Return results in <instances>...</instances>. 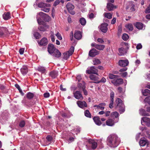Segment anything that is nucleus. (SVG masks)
<instances>
[{"instance_id":"412c9836","label":"nucleus","mask_w":150,"mask_h":150,"mask_svg":"<svg viewBox=\"0 0 150 150\" xmlns=\"http://www.w3.org/2000/svg\"><path fill=\"white\" fill-rule=\"evenodd\" d=\"M108 10L109 11H112L114 9H116L117 7L116 6H114L112 3H108L106 6Z\"/></svg>"},{"instance_id":"473e14b6","label":"nucleus","mask_w":150,"mask_h":150,"mask_svg":"<svg viewBox=\"0 0 150 150\" xmlns=\"http://www.w3.org/2000/svg\"><path fill=\"white\" fill-rule=\"evenodd\" d=\"M145 110L141 109L139 110V113L140 114L143 116H150L149 114Z\"/></svg>"},{"instance_id":"7ed1b4c3","label":"nucleus","mask_w":150,"mask_h":150,"mask_svg":"<svg viewBox=\"0 0 150 150\" xmlns=\"http://www.w3.org/2000/svg\"><path fill=\"white\" fill-rule=\"evenodd\" d=\"M74 50V47L73 46H71L69 51L63 53V59L65 60L67 59L69 57L73 54Z\"/></svg>"},{"instance_id":"ddd939ff","label":"nucleus","mask_w":150,"mask_h":150,"mask_svg":"<svg viewBox=\"0 0 150 150\" xmlns=\"http://www.w3.org/2000/svg\"><path fill=\"white\" fill-rule=\"evenodd\" d=\"M56 49L53 44H48L47 47V51L50 54H51L52 53H53Z\"/></svg>"},{"instance_id":"6e6552de","label":"nucleus","mask_w":150,"mask_h":150,"mask_svg":"<svg viewBox=\"0 0 150 150\" xmlns=\"http://www.w3.org/2000/svg\"><path fill=\"white\" fill-rule=\"evenodd\" d=\"M118 121V119L115 120L114 118L113 119H109L106 121V123L107 125L112 126H113L115 123L117 122Z\"/></svg>"},{"instance_id":"e2e57ef3","label":"nucleus","mask_w":150,"mask_h":150,"mask_svg":"<svg viewBox=\"0 0 150 150\" xmlns=\"http://www.w3.org/2000/svg\"><path fill=\"white\" fill-rule=\"evenodd\" d=\"M43 96L45 98H48L50 96V94L49 93L46 92L44 94Z\"/></svg>"},{"instance_id":"6e6d98bb","label":"nucleus","mask_w":150,"mask_h":150,"mask_svg":"<svg viewBox=\"0 0 150 150\" xmlns=\"http://www.w3.org/2000/svg\"><path fill=\"white\" fill-rule=\"evenodd\" d=\"M51 35L50 37L52 39V42H54L55 41V39L54 38V34L53 32H51Z\"/></svg>"},{"instance_id":"052dcab7","label":"nucleus","mask_w":150,"mask_h":150,"mask_svg":"<svg viewBox=\"0 0 150 150\" xmlns=\"http://www.w3.org/2000/svg\"><path fill=\"white\" fill-rule=\"evenodd\" d=\"M60 2V0H56L55 1H54V3L53 4V6H55L59 4Z\"/></svg>"},{"instance_id":"cd10ccee","label":"nucleus","mask_w":150,"mask_h":150,"mask_svg":"<svg viewBox=\"0 0 150 150\" xmlns=\"http://www.w3.org/2000/svg\"><path fill=\"white\" fill-rule=\"evenodd\" d=\"M134 7V5L132 3H130L128 5L126 6V10H127L130 8L131 11H135Z\"/></svg>"},{"instance_id":"7c9ffc66","label":"nucleus","mask_w":150,"mask_h":150,"mask_svg":"<svg viewBox=\"0 0 150 150\" xmlns=\"http://www.w3.org/2000/svg\"><path fill=\"white\" fill-rule=\"evenodd\" d=\"M3 19L7 20L11 18V13L10 12H5L3 15Z\"/></svg>"},{"instance_id":"49530a36","label":"nucleus","mask_w":150,"mask_h":150,"mask_svg":"<svg viewBox=\"0 0 150 150\" xmlns=\"http://www.w3.org/2000/svg\"><path fill=\"white\" fill-rule=\"evenodd\" d=\"M85 115L87 117L89 118L91 117V115L89 111L87 110L84 111Z\"/></svg>"},{"instance_id":"4468645a","label":"nucleus","mask_w":150,"mask_h":150,"mask_svg":"<svg viewBox=\"0 0 150 150\" xmlns=\"http://www.w3.org/2000/svg\"><path fill=\"white\" fill-rule=\"evenodd\" d=\"M99 54V52L95 48H92L89 52V55L92 57H93Z\"/></svg>"},{"instance_id":"bf43d9fd","label":"nucleus","mask_w":150,"mask_h":150,"mask_svg":"<svg viewBox=\"0 0 150 150\" xmlns=\"http://www.w3.org/2000/svg\"><path fill=\"white\" fill-rule=\"evenodd\" d=\"M145 13H150V4L148 7L146 9Z\"/></svg>"},{"instance_id":"a19ab883","label":"nucleus","mask_w":150,"mask_h":150,"mask_svg":"<svg viewBox=\"0 0 150 150\" xmlns=\"http://www.w3.org/2000/svg\"><path fill=\"white\" fill-rule=\"evenodd\" d=\"M142 94L145 96L149 95H150V90L148 89H145L142 91Z\"/></svg>"},{"instance_id":"338daca9","label":"nucleus","mask_w":150,"mask_h":150,"mask_svg":"<svg viewBox=\"0 0 150 150\" xmlns=\"http://www.w3.org/2000/svg\"><path fill=\"white\" fill-rule=\"evenodd\" d=\"M142 46L141 44L139 43L136 46V48L137 50H139L142 48Z\"/></svg>"},{"instance_id":"0eeeda50","label":"nucleus","mask_w":150,"mask_h":150,"mask_svg":"<svg viewBox=\"0 0 150 150\" xmlns=\"http://www.w3.org/2000/svg\"><path fill=\"white\" fill-rule=\"evenodd\" d=\"M66 7L69 12L71 14L74 15L75 14L74 11L73 10L74 8V6L70 3H68L66 5Z\"/></svg>"},{"instance_id":"2eb2a0df","label":"nucleus","mask_w":150,"mask_h":150,"mask_svg":"<svg viewBox=\"0 0 150 150\" xmlns=\"http://www.w3.org/2000/svg\"><path fill=\"white\" fill-rule=\"evenodd\" d=\"M38 42L40 45L45 46L48 44V41L46 38L44 37L40 41H38Z\"/></svg>"},{"instance_id":"e433bc0d","label":"nucleus","mask_w":150,"mask_h":150,"mask_svg":"<svg viewBox=\"0 0 150 150\" xmlns=\"http://www.w3.org/2000/svg\"><path fill=\"white\" fill-rule=\"evenodd\" d=\"M135 26L137 29L139 30L142 29L143 28V24L141 22H137Z\"/></svg>"},{"instance_id":"393cba45","label":"nucleus","mask_w":150,"mask_h":150,"mask_svg":"<svg viewBox=\"0 0 150 150\" xmlns=\"http://www.w3.org/2000/svg\"><path fill=\"white\" fill-rule=\"evenodd\" d=\"M139 145L141 146H144L146 144L147 146L149 144V142L146 139H141L139 142Z\"/></svg>"},{"instance_id":"aec40b11","label":"nucleus","mask_w":150,"mask_h":150,"mask_svg":"<svg viewBox=\"0 0 150 150\" xmlns=\"http://www.w3.org/2000/svg\"><path fill=\"white\" fill-rule=\"evenodd\" d=\"M128 49V48H125L123 47L119 48L118 49L119 55L122 56L126 53Z\"/></svg>"},{"instance_id":"c9c22d12","label":"nucleus","mask_w":150,"mask_h":150,"mask_svg":"<svg viewBox=\"0 0 150 150\" xmlns=\"http://www.w3.org/2000/svg\"><path fill=\"white\" fill-rule=\"evenodd\" d=\"M119 114L116 111L112 112L111 115V117L113 118H114L115 120H117V119H119L118 117L119 116Z\"/></svg>"},{"instance_id":"5701e85b","label":"nucleus","mask_w":150,"mask_h":150,"mask_svg":"<svg viewBox=\"0 0 150 150\" xmlns=\"http://www.w3.org/2000/svg\"><path fill=\"white\" fill-rule=\"evenodd\" d=\"M88 142L89 144L92 145L91 147L93 149H96L97 147V143L94 140L89 139L88 141Z\"/></svg>"},{"instance_id":"a878e982","label":"nucleus","mask_w":150,"mask_h":150,"mask_svg":"<svg viewBox=\"0 0 150 150\" xmlns=\"http://www.w3.org/2000/svg\"><path fill=\"white\" fill-rule=\"evenodd\" d=\"M37 70L38 71L41 72L42 74H45L47 71L46 68L45 67L41 66L38 67Z\"/></svg>"},{"instance_id":"20e7f679","label":"nucleus","mask_w":150,"mask_h":150,"mask_svg":"<svg viewBox=\"0 0 150 150\" xmlns=\"http://www.w3.org/2000/svg\"><path fill=\"white\" fill-rule=\"evenodd\" d=\"M8 30L6 27H0V37H6L8 35Z\"/></svg>"},{"instance_id":"c85d7f7f","label":"nucleus","mask_w":150,"mask_h":150,"mask_svg":"<svg viewBox=\"0 0 150 150\" xmlns=\"http://www.w3.org/2000/svg\"><path fill=\"white\" fill-rule=\"evenodd\" d=\"M78 87L79 90L86 88L85 83L84 81H82L81 82L78 83Z\"/></svg>"},{"instance_id":"4be33fe9","label":"nucleus","mask_w":150,"mask_h":150,"mask_svg":"<svg viewBox=\"0 0 150 150\" xmlns=\"http://www.w3.org/2000/svg\"><path fill=\"white\" fill-rule=\"evenodd\" d=\"M82 37L81 32L79 31H75L74 34V37L77 40L81 39Z\"/></svg>"},{"instance_id":"4d7b16f0","label":"nucleus","mask_w":150,"mask_h":150,"mask_svg":"<svg viewBox=\"0 0 150 150\" xmlns=\"http://www.w3.org/2000/svg\"><path fill=\"white\" fill-rule=\"evenodd\" d=\"M56 35L57 36V37L59 40H62V37L61 34L59 33L58 32L57 34H56Z\"/></svg>"},{"instance_id":"72a5a7b5","label":"nucleus","mask_w":150,"mask_h":150,"mask_svg":"<svg viewBox=\"0 0 150 150\" xmlns=\"http://www.w3.org/2000/svg\"><path fill=\"white\" fill-rule=\"evenodd\" d=\"M93 120L95 123L98 125H100L102 123L100 118L98 117H94Z\"/></svg>"},{"instance_id":"0e129e2a","label":"nucleus","mask_w":150,"mask_h":150,"mask_svg":"<svg viewBox=\"0 0 150 150\" xmlns=\"http://www.w3.org/2000/svg\"><path fill=\"white\" fill-rule=\"evenodd\" d=\"M38 14L40 16H42L43 17H45V16L47 15L46 13L42 12H40Z\"/></svg>"},{"instance_id":"58836bf2","label":"nucleus","mask_w":150,"mask_h":150,"mask_svg":"<svg viewBox=\"0 0 150 150\" xmlns=\"http://www.w3.org/2000/svg\"><path fill=\"white\" fill-rule=\"evenodd\" d=\"M108 77L110 79L114 80L119 77V76L117 75H115L112 74H109Z\"/></svg>"},{"instance_id":"a211bd4d","label":"nucleus","mask_w":150,"mask_h":150,"mask_svg":"<svg viewBox=\"0 0 150 150\" xmlns=\"http://www.w3.org/2000/svg\"><path fill=\"white\" fill-rule=\"evenodd\" d=\"M108 25V24L107 23L101 24L100 27V30L101 31L104 33H106L108 30L107 26Z\"/></svg>"},{"instance_id":"9d476101","label":"nucleus","mask_w":150,"mask_h":150,"mask_svg":"<svg viewBox=\"0 0 150 150\" xmlns=\"http://www.w3.org/2000/svg\"><path fill=\"white\" fill-rule=\"evenodd\" d=\"M76 99L82 100L83 99V97L81 93L79 91H76L73 93Z\"/></svg>"},{"instance_id":"423d86ee","label":"nucleus","mask_w":150,"mask_h":150,"mask_svg":"<svg viewBox=\"0 0 150 150\" xmlns=\"http://www.w3.org/2000/svg\"><path fill=\"white\" fill-rule=\"evenodd\" d=\"M86 72V73L89 74H96L98 76L99 75L98 73V70L94 66H92L90 67V69L87 70Z\"/></svg>"},{"instance_id":"b1692460","label":"nucleus","mask_w":150,"mask_h":150,"mask_svg":"<svg viewBox=\"0 0 150 150\" xmlns=\"http://www.w3.org/2000/svg\"><path fill=\"white\" fill-rule=\"evenodd\" d=\"M58 74V72L55 70H53L50 72L49 74L50 76H51L53 79L56 78Z\"/></svg>"},{"instance_id":"37998d69","label":"nucleus","mask_w":150,"mask_h":150,"mask_svg":"<svg viewBox=\"0 0 150 150\" xmlns=\"http://www.w3.org/2000/svg\"><path fill=\"white\" fill-rule=\"evenodd\" d=\"M106 105L105 103H100L98 105V109H100L101 110H103L105 108V107Z\"/></svg>"},{"instance_id":"f03ea898","label":"nucleus","mask_w":150,"mask_h":150,"mask_svg":"<svg viewBox=\"0 0 150 150\" xmlns=\"http://www.w3.org/2000/svg\"><path fill=\"white\" fill-rule=\"evenodd\" d=\"M115 108L121 113L125 111V106L122 101L119 98H117L115 101Z\"/></svg>"},{"instance_id":"3c124183","label":"nucleus","mask_w":150,"mask_h":150,"mask_svg":"<svg viewBox=\"0 0 150 150\" xmlns=\"http://www.w3.org/2000/svg\"><path fill=\"white\" fill-rule=\"evenodd\" d=\"M144 101L150 105V96L146 97L144 99Z\"/></svg>"},{"instance_id":"39448f33","label":"nucleus","mask_w":150,"mask_h":150,"mask_svg":"<svg viewBox=\"0 0 150 150\" xmlns=\"http://www.w3.org/2000/svg\"><path fill=\"white\" fill-rule=\"evenodd\" d=\"M111 82L115 86H117L122 84L123 83V81L122 79L118 77L116 79L111 81Z\"/></svg>"},{"instance_id":"f8f14e48","label":"nucleus","mask_w":150,"mask_h":150,"mask_svg":"<svg viewBox=\"0 0 150 150\" xmlns=\"http://www.w3.org/2000/svg\"><path fill=\"white\" fill-rule=\"evenodd\" d=\"M91 45L92 47H94L97 49L99 50H103L105 47V46L104 45H99L95 43H92Z\"/></svg>"},{"instance_id":"bb28decb","label":"nucleus","mask_w":150,"mask_h":150,"mask_svg":"<svg viewBox=\"0 0 150 150\" xmlns=\"http://www.w3.org/2000/svg\"><path fill=\"white\" fill-rule=\"evenodd\" d=\"M28 71V67L25 66H23L21 69V72L23 75H26Z\"/></svg>"},{"instance_id":"603ef678","label":"nucleus","mask_w":150,"mask_h":150,"mask_svg":"<svg viewBox=\"0 0 150 150\" xmlns=\"http://www.w3.org/2000/svg\"><path fill=\"white\" fill-rule=\"evenodd\" d=\"M25 124V122L24 120L21 121L19 124V126L21 127H23Z\"/></svg>"},{"instance_id":"f3484780","label":"nucleus","mask_w":150,"mask_h":150,"mask_svg":"<svg viewBox=\"0 0 150 150\" xmlns=\"http://www.w3.org/2000/svg\"><path fill=\"white\" fill-rule=\"evenodd\" d=\"M76 103L78 106L81 108L87 107V103L85 101H78Z\"/></svg>"},{"instance_id":"4c0bfd02","label":"nucleus","mask_w":150,"mask_h":150,"mask_svg":"<svg viewBox=\"0 0 150 150\" xmlns=\"http://www.w3.org/2000/svg\"><path fill=\"white\" fill-rule=\"evenodd\" d=\"M126 28L130 31H132L133 29L132 25L131 23H128L125 26Z\"/></svg>"},{"instance_id":"8fccbe9b","label":"nucleus","mask_w":150,"mask_h":150,"mask_svg":"<svg viewBox=\"0 0 150 150\" xmlns=\"http://www.w3.org/2000/svg\"><path fill=\"white\" fill-rule=\"evenodd\" d=\"M128 35L126 33L123 34L122 36V38L125 41L127 40L129 38Z\"/></svg>"},{"instance_id":"ea45409f","label":"nucleus","mask_w":150,"mask_h":150,"mask_svg":"<svg viewBox=\"0 0 150 150\" xmlns=\"http://www.w3.org/2000/svg\"><path fill=\"white\" fill-rule=\"evenodd\" d=\"M106 81V80L105 78L103 77L100 80H98L97 81H93V82H90V83H100L102 82L103 83H105Z\"/></svg>"},{"instance_id":"864d4df0","label":"nucleus","mask_w":150,"mask_h":150,"mask_svg":"<svg viewBox=\"0 0 150 150\" xmlns=\"http://www.w3.org/2000/svg\"><path fill=\"white\" fill-rule=\"evenodd\" d=\"M117 90L118 92L120 93L123 94L124 92L122 88L121 87H118Z\"/></svg>"},{"instance_id":"5fc2aeb1","label":"nucleus","mask_w":150,"mask_h":150,"mask_svg":"<svg viewBox=\"0 0 150 150\" xmlns=\"http://www.w3.org/2000/svg\"><path fill=\"white\" fill-rule=\"evenodd\" d=\"M37 21L39 24L41 25L42 24L44 23L45 22L41 20V19L40 18H37Z\"/></svg>"},{"instance_id":"69168bd1","label":"nucleus","mask_w":150,"mask_h":150,"mask_svg":"<svg viewBox=\"0 0 150 150\" xmlns=\"http://www.w3.org/2000/svg\"><path fill=\"white\" fill-rule=\"evenodd\" d=\"M76 80H78V82H80L82 79L81 76L80 75H78L76 77Z\"/></svg>"},{"instance_id":"c03bdc74","label":"nucleus","mask_w":150,"mask_h":150,"mask_svg":"<svg viewBox=\"0 0 150 150\" xmlns=\"http://www.w3.org/2000/svg\"><path fill=\"white\" fill-rule=\"evenodd\" d=\"M79 22L82 25H84L86 23V19L83 18H81L79 20Z\"/></svg>"},{"instance_id":"f704fd0d","label":"nucleus","mask_w":150,"mask_h":150,"mask_svg":"<svg viewBox=\"0 0 150 150\" xmlns=\"http://www.w3.org/2000/svg\"><path fill=\"white\" fill-rule=\"evenodd\" d=\"M89 77L91 80L95 81H98L99 79V78L98 76L94 74L90 75Z\"/></svg>"},{"instance_id":"6ab92c4d","label":"nucleus","mask_w":150,"mask_h":150,"mask_svg":"<svg viewBox=\"0 0 150 150\" xmlns=\"http://www.w3.org/2000/svg\"><path fill=\"white\" fill-rule=\"evenodd\" d=\"M145 123V125L148 127H150V119L149 117H144L142 118L141 121Z\"/></svg>"},{"instance_id":"dca6fc26","label":"nucleus","mask_w":150,"mask_h":150,"mask_svg":"<svg viewBox=\"0 0 150 150\" xmlns=\"http://www.w3.org/2000/svg\"><path fill=\"white\" fill-rule=\"evenodd\" d=\"M129 63L127 59L123 60H120L119 61V65L121 67H125L128 65Z\"/></svg>"},{"instance_id":"1a4fd4ad","label":"nucleus","mask_w":150,"mask_h":150,"mask_svg":"<svg viewBox=\"0 0 150 150\" xmlns=\"http://www.w3.org/2000/svg\"><path fill=\"white\" fill-rule=\"evenodd\" d=\"M41 25H40L38 27V29L40 31L44 32L49 28V26L47 25L45 23L42 24Z\"/></svg>"},{"instance_id":"a18cd8bd","label":"nucleus","mask_w":150,"mask_h":150,"mask_svg":"<svg viewBox=\"0 0 150 150\" xmlns=\"http://www.w3.org/2000/svg\"><path fill=\"white\" fill-rule=\"evenodd\" d=\"M104 15L105 17L109 19L112 18V15L110 13H104Z\"/></svg>"},{"instance_id":"9b49d317","label":"nucleus","mask_w":150,"mask_h":150,"mask_svg":"<svg viewBox=\"0 0 150 150\" xmlns=\"http://www.w3.org/2000/svg\"><path fill=\"white\" fill-rule=\"evenodd\" d=\"M114 93L113 91H112L110 96V103L109 105V107L112 109L113 107V106L114 102Z\"/></svg>"},{"instance_id":"2f4dec72","label":"nucleus","mask_w":150,"mask_h":150,"mask_svg":"<svg viewBox=\"0 0 150 150\" xmlns=\"http://www.w3.org/2000/svg\"><path fill=\"white\" fill-rule=\"evenodd\" d=\"M38 6L39 8H43L45 7H50L51 5L50 4H47L41 2L39 3L38 5Z\"/></svg>"},{"instance_id":"680f3d73","label":"nucleus","mask_w":150,"mask_h":150,"mask_svg":"<svg viewBox=\"0 0 150 150\" xmlns=\"http://www.w3.org/2000/svg\"><path fill=\"white\" fill-rule=\"evenodd\" d=\"M46 139L48 141L51 142L52 140V138L51 136L50 135L47 136L46 137Z\"/></svg>"},{"instance_id":"79ce46f5","label":"nucleus","mask_w":150,"mask_h":150,"mask_svg":"<svg viewBox=\"0 0 150 150\" xmlns=\"http://www.w3.org/2000/svg\"><path fill=\"white\" fill-rule=\"evenodd\" d=\"M34 95L33 93L28 92L26 94L27 98L28 99H31L34 97Z\"/></svg>"},{"instance_id":"de8ad7c7","label":"nucleus","mask_w":150,"mask_h":150,"mask_svg":"<svg viewBox=\"0 0 150 150\" xmlns=\"http://www.w3.org/2000/svg\"><path fill=\"white\" fill-rule=\"evenodd\" d=\"M33 35L36 39H39L41 37V35L38 32L35 33Z\"/></svg>"},{"instance_id":"13d9d810","label":"nucleus","mask_w":150,"mask_h":150,"mask_svg":"<svg viewBox=\"0 0 150 150\" xmlns=\"http://www.w3.org/2000/svg\"><path fill=\"white\" fill-rule=\"evenodd\" d=\"M41 10L46 12H48L50 11V8H46L45 7L42 9Z\"/></svg>"},{"instance_id":"774afa93","label":"nucleus","mask_w":150,"mask_h":150,"mask_svg":"<svg viewBox=\"0 0 150 150\" xmlns=\"http://www.w3.org/2000/svg\"><path fill=\"white\" fill-rule=\"evenodd\" d=\"M94 17V15L93 13H91L89 14V18L90 19H92Z\"/></svg>"},{"instance_id":"f257e3e1","label":"nucleus","mask_w":150,"mask_h":150,"mask_svg":"<svg viewBox=\"0 0 150 150\" xmlns=\"http://www.w3.org/2000/svg\"><path fill=\"white\" fill-rule=\"evenodd\" d=\"M108 145L111 147H117L120 143V139L115 134L110 135L107 138Z\"/></svg>"},{"instance_id":"09e8293b","label":"nucleus","mask_w":150,"mask_h":150,"mask_svg":"<svg viewBox=\"0 0 150 150\" xmlns=\"http://www.w3.org/2000/svg\"><path fill=\"white\" fill-rule=\"evenodd\" d=\"M93 64L94 65H96L100 64V61L98 59H95L93 60Z\"/></svg>"},{"instance_id":"c756f323","label":"nucleus","mask_w":150,"mask_h":150,"mask_svg":"<svg viewBox=\"0 0 150 150\" xmlns=\"http://www.w3.org/2000/svg\"><path fill=\"white\" fill-rule=\"evenodd\" d=\"M51 55L54 56L55 57L59 58L61 56V53L58 49H56Z\"/></svg>"}]
</instances>
